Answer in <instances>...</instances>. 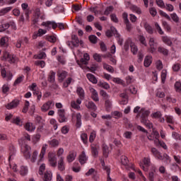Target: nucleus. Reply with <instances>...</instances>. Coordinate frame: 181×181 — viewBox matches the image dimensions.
Masks as SVG:
<instances>
[{
    "mask_svg": "<svg viewBox=\"0 0 181 181\" xmlns=\"http://www.w3.org/2000/svg\"><path fill=\"white\" fill-rule=\"evenodd\" d=\"M41 26H43L45 29L40 28L37 31V33H35L33 35V39H37V36H43V35H46L47 33V30L52 29H56L57 28V23L54 21H46L42 22Z\"/></svg>",
    "mask_w": 181,
    "mask_h": 181,
    "instance_id": "obj_1",
    "label": "nucleus"
},
{
    "mask_svg": "<svg viewBox=\"0 0 181 181\" xmlns=\"http://www.w3.org/2000/svg\"><path fill=\"white\" fill-rule=\"evenodd\" d=\"M32 148L28 144H25L21 147V152L25 159H30L32 163H35V162H36V159H37V151L34 150L32 154H30Z\"/></svg>",
    "mask_w": 181,
    "mask_h": 181,
    "instance_id": "obj_2",
    "label": "nucleus"
},
{
    "mask_svg": "<svg viewBox=\"0 0 181 181\" xmlns=\"http://www.w3.org/2000/svg\"><path fill=\"white\" fill-rule=\"evenodd\" d=\"M151 152L155 158L157 159H159V160H164L165 163H170V157H169L166 153H163L162 155V153H160L156 148H151Z\"/></svg>",
    "mask_w": 181,
    "mask_h": 181,
    "instance_id": "obj_3",
    "label": "nucleus"
},
{
    "mask_svg": "<svg viewBox=\"0 0 181 181\" xmlns=\"http://www.w3.org/2000/svg\"><path fill=\"white\" fill-rule=\"evenodd\" d=\"M2 60H7L9 63H16L18 57L13 54H10L9 52H4Z\"/></svg>",
    "mask_w": 181,
    "mask_h": 181,
    "instance_id": "obj_4",
    "label": "nucleus"
},
{
    "mask_svg": "<svg viewBox=\"0 0 181 181\" xmlns=\"http://www.w3.org/2000/svg\"><path fill=\"white\" fill-rule=\"evenodd\" d=\"M53 107H54V102L53 100H49L42 105L41 110L42 112H47Z\"/></svg>",
    "mask_w": 181,
    "mask_h": 181,
    "instance_id": "obj_5",
    "label": "nucleus"
},
{
    "mask_svg": "<svg viewBox=\"0 0 181 181\" xmlns=\"http://www.w3.org/2000/svg\"><path fill=\"white\" fill-rule=\"evenodd\" d=\"M48 160L52 168H56V166H57V158H56V156H54V153H48Z\"/></svg>",
    "mask_w": 181,
    "mask_h": 181,
    "instance_id": "obj_6",
    "label": "nucleus"
},
{
    "mask_svg": "<svg viewBox=\"0 0 181 181\" xmlns=\"http://www.w3.org/2000/svg\"><path fill=\"white\" fill-rule=\"evenodd\" d=\"M88 60H90V55L87 53L83 54V58L81 59V61H76L78 64L83 69V66H87L88 64Z\"/></svg>",
    "mask_w": 181,
    "mask_h": 181,
    "instance_id": "obj_7",
    "label": "nucleus"
},
{
    "mask_svg": "<svg viewBox=\"0 0 181 181\" xmlns=\"http://www.w3.org/2000/svg\"><path fill=\"white\" fill-rule=\"evenodd\" d=\"M93 57L94 60H95V62H98V63H101L103 62V57H104L105 59L107 57H111V54L101 55L100 54L95 53Z\"/></svg>",
    "mask_w": 181,
    "mask_h": 181,
    "instance_id": "obj_8",
    "label": "nucleus"
},
{
    "mask_svg": "<svg viewBox=\"0 0 181 181\" xmlns=\"http://www.w3.org/2000/svg\"><path fill=\"white\" fill-rule=\"evenodd\" d=\"M141 122L144 125H146V127H148V128L149 129L152 128V123L149 122V120L148 119V115L146 114L141 115Z\"/></svg>",
    "mask_w": 181,
    "mask_h": 181,
    "instance_id": "obj_9",
    "label": "nucleus"
},
{
    "mask_svg": "<svg viewBox=\"0 0 181 181\" xmlns=\"http://www.w3.org/2000/svg\"><path fill=\"white\" fill-rule=\"evenodd\" d=\"M57 168L60 172L66 170V163H64V157H60L58 160Z\"/></svg>",
    "mask_w": 181,
    "mask_h": 181,
    "instance_id": "obj_10",
    "label": "nucleus"
},
{
    "mask_svg": "<svg viewBox=\"0 0 181 181\" xmlns=\"http://www.w3.org/2000/svg\"><path fill=\"white\" fill-rule=\"evenodd\" d=\"M77 158V152L74 151H69L68 156H66V160L68 163H71L74 160H76Z\"/></svg>",
    "mask_w": 181,
    "mask_h": 181,
    "instance_id": "obj_11",
    "label": "nucleus"
},
{
    "mask_svg": "<svg viewBox=\"0 0 181 181\" xmlns=\"http://www.w3.org/2000/svg\"><path fill=\"white\" fill-rule=\"evenodd\" d=\"M88 160V158L86 155V151H82V153L78 156V162L81 165H86L87 161Z\"/></svg>",
    "mask_w": 181,
    "mask_h": 181,
    "instance_id": "obj_12",
    "label": "nucleus"
},
{
    "mask_svg": "<svg viewBox=\"0 0 181 181\" xmlns=\"http://www.w3.org/2000/svg\"><path fill=\"white\" fill-rule=\"evenodd\" d=\"M46 149H47V144H44L39 155V159L37 161L38 165L40 163V162H42L43 158H45V155L46 154Z\"/></svg>",
    "mask_w": 181,
    "mask_h": 181,
    "instance_id": "obj_13",
    "label": "nucleus"
},
{
    "mask_svg": "<svg viewBox=\"0 0 181 181\" xmlns=\"http://www.w3.org/2000/svg\"><path fill=\"white\" fill-rule=\"evenodd\" d=\"M85 105L88 110H90V111H97V105L93 101H85Z\"/></svg>",
    "mask_w": 181,
    "mask_h": 181,
    "instance_id": "obj_14",
    "label": "nucleus"
},
{
    "mask_svg": "<svg viewBox=\"0 0 181 181\" xmlns=\"http://www.w3.org/2000/svg\"><path fill=\"white\" fill-rule=\"evenodd\" d=\"M81 104V99H77L76 100H72L71 102V107L74 108V110H76L77 111L80 110V105Z\"/></svg>",
    "mask_w": 181,
    "mask_h": 181,
    "instance_id": "obj_15",
    "label": "nucleus"
},
{
    "mask_svg": "<svg viewBox=\"0 0 181 181\" xmlns=\"http://www.w3.org/2000/svg\"><path fill=\"white\" fill-rule=\"evenodd\" d=\"M89 90L92 100L95 102L99 101L100 99L98 98V93L96 91V90L93 88H90Z\"/></svg>",
    "mask_w": 181,
    "mask_h": 181,
    "instance_id": "obj_16",
    "label": "nucleus"
},
{
    "mask_svg": "<svg viewBox=\"0 0 181 181\" xmlns=\"http://www.w3.org/2000/svg\"><path fill=\"white\" fill-rule=\"evenodd\" d=\"M18 105H19V100L16 99L13 100L11 103L7 104L6 105V108H7V110H13V108H16Z\"/></svg>",
    "mask_w": 181,
    "mask_h": 181,
    "instance_id": "obj_17",
    "label": "nucleus"
},
{
    "mask_svg": "<svg viewBox=\"0 0 181 181\" xmlns=\"http://www.w3.org/2000/svg\"><path fill=\"white\" fill-rule=\"evenodd\" d=\"M0 46L2 47H8V46H9V37L7 36L2 37L0 39Z\"/></svg>",
    "mask_w": 181,
    "mask_h": 181,
    "instance_id": "obj_18",
    "label": "nucleus"
},
{
    "mask_svg": "<svg viewBox=\"0 0 181 181\" xmlns=\"http://www.w3.org/2000/svg\"><path fill=\"white\" fill-rule=\"evenodd\" d=\"M149 51L151 53H154L156 51V44L155 42V39L153 37H151L149 40Z\"/></svg>",
    "mask_w": 181,
    "mask_h": 181,
    "instance_id": "obj_19",
    "label": "nucleus"
},
{
    "mask_svg": "<svg viewBox=\"0 0 181 181\" xmlns=\"http://www.w3.org/2000/svg\"><path fill=\"white\" fill-rule=\"evenodd\" d=\"M134 114H149V112L148 110H146V109L145 108H141V107L139 106H136V107H134Z\"/></svg>",
    "mask_w": 181,
    "mask_h": 181,
    "instance_id": "obj_20",
    "label": "nucleus"
},
{
    "mask_svg": "<svg viewBox=\"0 0 181 181\" xmlns=\"http://www.w3.org/2000/svg\"><path fill=\"white\" fill-rule=\"evenodd\" d=\"M71 38H72L71 44L74 47H77L78 45L83 44V41H80V40L78 39V37H77L76 35H72Z\"/></svg>",
    "mask_w": 181,
    "mask_h": 181,
    "instance_id": "obj_21",
    "label": "nucleus"
},
{
    "mask_svg": "<svg viewBox=\"0 0 181 181\" xmlns=\"http://www.w3.org/2000/svg\"><path fill=\"white\" fill-rule=\"evenodd\" d=\"M15 155H16V148H15V146H13V145H11L9 146L8 160L13 159Z\"/></svg>",
    "mask_w": 181,
    "mask_h": 181,
    "instance_id": "obj_22",
    "label": "nucleus"
},
{
    "mask_svg": "<svg viewBox=\"0 0 181 181\" xmlns=\"http://www.w3.org/2000/svg\"><path fill=\"white\" fill-rule=\"evenodd\" d=\"M74 118L76 119V127L80 128L81 127V114H74L72 115V119H74Z\"/></svg>",
    "mask_w": 181,
    "mask_h": 181,
    "instance_id": "obj_23",
    "label": "nucleus"
},
{
    "mask_svg": "<svg viewBox=\"0 0 181 181\" xmlns=\"http://www.w3.org/2000/svg\"><path fill=\"white\" fill-rule=\"evenodd\" d=\"M118 33H117V29H115V28L114 27H111L110 30H108L106 31V36L107 37H111V36H112V35H115V36H117Z\"/></svg>",
    "mask_w": 181,
    "mask_h": 181,
    "instance_id": "obj_24",
    "label": "nucleus"
},
{
    "mask_svg": "<svg viewBox=\"0 0 181 181\" xmlns=\"http://www.w3.org/2000/svg\"><path fill=\"white\" fill-rule=\"evenodd\" d=\"M67 77V72L65 71H60L58 72V80L59 81H63L64 78Z\"/></svg>",
    "mask_w": 181,
    "mask_h": 181,
    "instance_id": "obj_25",
    "label": "nucleus"
},
{
    "mask_svg": "<svg viewBox=\"0 0 181 181\" xmlns=\"http://www.w3.org/2000/svg\"><path fill=\"white\" fill-rule=\"evenodd\" d=\"M71 169L75 173H78V172L81 170V167L80 166V163H78V162H74L73 163Z\"/></svg>",
    "mask_w": 181,
    "mask_h": 181,
    "instance_id": "obj_26",
    "label": "nucleus"
},
{
    "mask_svg": "<svg viewBox=\"0 0 181 181\" xmlns=\"http://www.w3.org/2000/svg\"><path fill=\"white\" fill-rule=\"evenodd\" d=\"M71 83H74V79L72 77H69L65 80V81H64L62 86L64 88H67Z\"/></svg>",
    "mask_w": 181,
    "mask_h": 181,
    "instance_id": "obj_27",
    "label": "nucleus"
},
{
    "mask_svg": "<svg viewBox=\"0 0 181 181\" xmlns=\"http://www.w3.org/2000/svg\"><path fill=\"white\" fill-rule=\"evenodd\" d=\"M25 80V76L24 75H18V76L16 78L13 83V86H19L21 83H22Z\"/></svg>",
    "mask_w": 181,
    "mask_h": 181,
    "instance_id": "obj_28",
    "label": "nucleus"
},
{
    "mask_svg": "<svg viewBox=\"0 0 181 181\" xmlns=\"http://www.w3.org/2000/svg\"><path fill=\"white\" fill-rule=\"evenodd\" d=\"M87 78L90 81V83H93V84H97L98 81L97 80V78L91 74H87L86 75Z\"/></svg>",
    "mask_w": 181,
    "mask_h": 181,
    "instance_id": "obj_29",
    "label": "nucleus"
},
{
    "mask_svg": "<svg viewBox=\"0 0 181 181\" xmlns=\"http://www.w3.org/2000/svg\"><path fill=\"white\" fill-rule=\"evenodd\" d=\"M144 66L149 67L151 64H152V57L151 56H146L144 59Z\"/></svg>",
    "mask_w": 181,
    "mask_h": 181,
    "instance_id": "obj_30",
    "label": "nucleus"
},
{
    "mask_svg": "<svg viewBox=\"0 0 181 181\" xmlns=\"http://www.w3.org/2000/svg\"><path fill=\"white\" fill-rule=\"evenodd\" d=\"M102 149L103 152V156L105 158H108V153H110V150L108 149V146L107 144H103L102 145Z\"/></svg>",
    "mask_w": 181,
    "mask_h": 181,
    "instance_id": "obj_31",
    "label": "nucleus"
},
{
    "mask_svg": "<svg viewBox=\"0 0 181 181\" xmlns=\"http://www.w3.org/2000/svg\"><path fill=\"white\" fill-rule=\"evenodd\" d=\"M144 27L146 29V32L148 33H150V35H152V33H153V28L148 23L144 22Z\"/></svg>",
    "mask_w": 181,
    "mask_h": 181,
    "instance_id": "obj_32",
    "label": "nucleus"
},
{
    "mask_svg": "<svg viewBox=\"0 0 181 181\" xmlns=\"http://www.w3.org/2000/svg\"><path fill=\"white\" fill-rule=\"evenodd\" d=\"M151 117L155 118V119H158L159 122H165V117H162V115L152 114Z\"/></svg>",
    "mask_w": 181,
    "mask_h": 181,
    "instance_id": "obj_33",
    "label": "nucleus"
},
{
    "mask_svg": "<svg viewBox=\"0 0 181 181\" xmlns=\"http://www.w3.org/2000/svg\"><path fill=\"white\" fill-rule=\"evenodd\" d=\"M44 181H52V171H46L44 174Z\"/></svg>",
    "mask_w": 181,
    "mask_h": 181,
    "instance_id": "obj_34",
    "label": "nucleus"
},
{
    "mask_svg": "<svg viewBox=\"0 0 181 181\" xmlns=\"http://www.w3.org/2000/svg\"><path fill=\"white\" fill-rule=\"evenodd\" d=\"M49 144L52 148H57V146H59L60 142H59V140L53 139L52 140L49 141Z\"/></svg>",
    "mask_w": 181,
    "mask_h": 181,
    "instance_id": "obj_35",
    "label": "nucleus"
},
{
    "mask_svg": "<svg viewBox=\"0 0 181 181\" xmlns=\"http://www.w3.org/2000/svg\"><path fill=\"white\" fill-rule=\"evenodd\" d=\"M155 173H156V169L153 168L151 171L148 173V180L153 181L155 180Z\"/></svg>",
    "mask_w": 181,
    "mask_h": 181,
    "instance_id": "obj_36",
    "label": "nucleus"
},
{
    "mask_svg": "<svg viewBox=\"0 0 181 181\" xmlns=\"http://www.w3.org/2000/svg\"><path fill=\"white\" fill-rule=\"evenodd\" d=\"M12 11V7H6L0 11V16H4V15H6L8 12H11Z\"/></svg>",
    "mask_w": 181,
    "mask_h": 181,
    "instance_id": "obj_37",
    "label": "nucleus"
},
{
    "mask_svg": "<svg viewBox=\"0 0 181 181\" xmlns=\"http://www.w3.org/2000/svg\"><path fill=\"white\" fill-rule=\"evenodd\" d=\"M76 93L80 97L79 99L83 100L84 98V89L83 88H77Z\"/></svg>",
    "mask_w": 181,
    "mask_h": 181,
    "instance_id": "obj_38",
    "label": "nucleus"
},
{
    "mask_svg": "<svg viewBox=\"0 0 181 181\" xmlns=\"http://www.w3.org/2000/svg\"><path fill=\"white\" fill-rule=\"evenodd\" d=\"M130 9L135 12V13H138V15H140V13H142V11H141V8H139L138 6L132 5L130 6Z\"/></svg>",
    "mask_w": 181,
    "mask_h": 181,
    "instance_id": "obj_39",
    "label": "nucleus"
},
{
    "mask_svg": "<svg viewBox=\"0 0 181 181\" xmlns=\"http://www.w3.org/2000/svg\"><path fill=\"white\" fill-rule=\"evenodd\" d=\"M25 128L26 131H29L32 132V131H35V127H33V124L30 122H28L25 125Z\"/></svg>",
    "mask_w": 181,
    "mask_h": 181,
    "instance_id": "obj_40",
    "label": "nucleus"
},
{
    "mask_svg": "<svg viewBox=\"0 0 181 181\" xmlns=\"http://www.w3.org/2000/svg\"><path fill=\"white\" fill-rule=\"evenodd\" d=\"M98 87L108 90L110 88V85L107 82L99 81L98 83Z\"/></svg>",
    "mask_w": 181,
    "mask_h": 181,
    "instance_id": "obj_41",
    "label": "nucleus"
},
{
    "mask_svg": "<svg viewBox=\"0 0 181 181\" xmlns=\"http://www.w3.org/2000/svg\"><path fill=\"white\" fill-rule=\"evenodd\" d=\"M131 52L133 54H136L138 53V47L135 45L134 42L130 43Z\"/></svg>",
    "mask_w": 181,
    "mask_h": 181,
    "instance_id": "obj_42",
    "label": "nucleus"
},
{
    "mask_svg": "<svg viewBox=\"0 0 181 181\" xmlns=\"http://www.w3.org/2000/svg\"><path fill=\"white\" fill-rule=\"evenodd\" d=\"M28 167L26 166H21L20 170V175L21 176H26L28 175Z\"/></svg>",
    "mask_w": 181,
    "mask_h": 181,
    "instance_id": "obj_43",
    "label": "nucleus"
},
{
    "mask_svg": "<svg viewBox=\"0 0 181 181\" xmlns=\"http://www.w3.org/2000/svg\"><path fill=\"white\" fill-rule=\"evenodd\" d=\"M154 26L156 28V30L159 33V35H163L164 32L163 30H162V28H160V25L158 23H154Z\"/></svg>",
    "mask_w": 181,
    "mask_h": 181,
    "instance_id": "obj_44",
    "label": "nucleus"
},
{
    "mask_svg": "<svg viewBox=\"0 0 181 181\" xmlns=\"http://www.w3.org/2000/svg\"><path fill=\"white\" fill-rule=\"evenodd\" d=\"M103 69L105 70H107V71H109V73H112L114 71V68L112 66L107 64L106 63L103 62Z\"/></svg>",
    "mask_w": 181,
    "mask_h": 181,
    "instance_id": "obj_45",
    "label": "nucleus"
},
{
    "mask_svg": "<svg viewBox=\"0 0 181 181\" xmlns=\"http://www.w3.org/2000/svg\"><path fill=\"white\" fill-rule=\"evenodd\" d=\"M11 122L13 124H15L16 125H19L20 127H21L22 125V119H21V117H17L16 118H14Z\"/></svg>",
    "mask_w": 181,
    "mask_h": 181,
    "instance_id": "obj_46",
    "label": "nucleus"
},
{
    "mask_svg": "<svg viewBox=\"0 0 181 181\" xmlns=\"http://www.w3.org/2000/svg\"><path fill=\"white\" fill-rule=\"evenodd\" d=\"M121 162L122 164L124 165V166H127L128 163H129V160H128V157L125 156H121Z\"/></svg>",
    "mask_w": 181,
    "mask_h": 181,
    "instance_id": "obj_47",
    "label": "nucleus"
},
{
    "mask_svg": "<svg viewBox=\"0 0 181 181\" xmlns=\"http://www.w3.org/2000/svg\"><path fill=\"white\" fill-rule=\"evenodd\" d=\"M81 139L83 142V144H87L88 142V137L86 133H82L81 134Z\"/></svg>",
    "mask_w": 181,
    "mask_h": 181,
    "instance_id": "obj_48",
    "label": "nucleus"
},
{
    "mask_svg": "<svg viewBox=\"0 0 181 181\" xmlns=\"http://www.w3.org/2000/svg\"><path fill=\"white\" fill-rule=\"evenodd\" d=\"M166 76H168V71L166 69H163L161 71V81L162 83H165L166 81Z\"/></svg>",
    "mask_w": 181,
    "mask_h": 181,
    "instance_id": "obj_49",
    "label": "nucleus"
},
{
    "mask_svg": "<svg viewBox=\"0 0 181 181\" xmlns=\"http://www.w3.org/2000/svg\"><path fill=\"white\" fill-rule=\"evenodd\" d=\"M162 40L164 43H165L168 46H170V45H172V41L170 40V39L169 37H168V36H163Z\"/></svg>",
    "mask_w": 181,
    "mask_h": 181,
    "instance_id": "obj_50",
    "label": "nucleus"
},
{
    "mask_svg": "<svg viewBox=\"0 0 181 181\" xmlns=\"http://www.w3.org/2000/svg\"><path fill=\"white\" fill-rule=\"evenodd\" d=\"M159 15H160L161 16H163V18H165V19H168V21H170V16H169V15H168V13H166V12L160 10L158 11Z\"/></svg>",
    "mask_w": 181,
    "mask_h": 181,
    "instance_id": "obj_51",
    "label": "nucleus"
},
{
    "mask_svg": "<svg viewBox=\"0 0 181 181\" xmlns=\"http://www.w3.org/2000/svg\"><path fill=\"white\" fill-rule=\"evenodd\" d=\"M46 170V165L45 163L42 164L39 168L38 173L40 176H42L43 173Z\"/></svg>",
    "mask_w": 181,
    "mask_h": 181,
    "instance_id": "obj_52",
    "label": "nucleus"
},
{
    "mask_svg": "<svg viewBox=\"0 0 181 181\" xmlns=\"http://www.w3.org/2000/svg\"><path fill=\"white\" fill-rule=\"evenodd\" d=\"M58 119L59 122H67V117H66L64 114H60L58 117Z\"/></svg>",
    "mask_w": 181,
    "mask_h": 181,
    "instance_id": "obj_53",
    "label": "nucleus"
},
{
    "mask_svg": "<svg viewBox=\"0 0 181 181\" xmlns=\"http://www.w3.org/2000/svg\"><path fill=\"white\" fill-rule=\"evenodd\" d=\"M57 60L61 64H66V58L63 55H59L57 57Z\"/></svg>",
    "mask_w": 181,
    "mask_h": 181,
    "instance_id": "obj_54",
    "label": "nucleus"
},
{
    "mask_svg": "<svg viewBox=\"0 0 181 181\" xmlns=\"http://www.w3.org/2000/svg\"><path fill=\"white\" fill-rule=\"evenodd\" d=\"M96 136H97V134L95 133V132H91L89 136V142H90V144H93Z\"/></svg>",
    "mask_w": 181,
    "mask_h": 181,
    "instance_id": "obj_55",
    "label": "nucleus"
},
{
    "mask_svg": "<svg viewBox=\"0 0 181 181\" xmlns=\"http://www.w3.org/2000/svg\"><path fill=\"white\" fill-rule=\"evenodd\" d=\"M91 152L92 155L95 158L98 156V149L97 148L96 146H92L91 147Z\"/></svg>",
    "mask_w": 181,
    "mask_h": 181,
    "instance_id": "obj_56",
    "label": "nucleus"
},
{
    "mask_svg": "<svg viewBox=\"0 0 181 181\" xmlns=\"http://www.w3.org/2000/svg\"><path fill=\"white\" fill-rule=\"evenodd\" d=\"M112 104L111 103V101L110 100H106L105 103V107L106 108V110L108 112L111 109Z\"/></svg>",
    "mask_w": 181,
    "mask_h": 181,
    "instance_id": "obj_57",
    "label": "nucleus"
},
{
    "mask_svg": "<svg viewBox=\"0 0 181 181\" xmlns=\"http://www.w3.org/2000/svg\"><path fill=\"white\" fill-rule=\"evenodd\" d=\"M36 122L39 124L40 125H44L45 124V119L42 118L40 116H37L35 118Z\"/></svg>",
    "mask_w": 181,
    "mask_h": 181,
    "instance_id": "obj_58",
    "label": "nucleus"
},
{
    "mask_svg": "<svg viewBox=\"0 0 181 181\" xmlns=\"http://www.w3.org/2000/svg\"><path fill=\"white\" fill-rule=\"evenodd\" d=\"M149 13L151 15V16L155 17L156 15H158V11L155 7H151L149 8Z\"/></svg>",
    "mask_w": 181,
    "mask_h": 181,
    "instance_id": "obj_59",
    "label": "nucleus"
},
{
    "mask_svg": "<svg viewBox=\"0 0 181 181\" xmlns=\"http://www.w3.org/2000/svg\"><path fill=\"white\" fill-rule=\"evenodd\" d=\"M139 40L140 43H141V45H143L144 46H147L146 40L145 39V37H144L142 35H139Z\"/></svg>",
    "mask_w": 181,
    "mask_h": 181,
    "instance_id": "obj_60",
    "label": "nucleus"
},
{
    "mask_svg": "<svg viewBox=\"0 0 181 181\" xmlns=\"http://www.w3.org/2000/svg\"><path fill=\"white\" fill-rule=\"evenodd\" d=\"M156 4L159 6V8H164L165 6V2H163V0H156Z\"/></svg>",
    "mask_w": 181,
    "mask_h": 181,
    "instance_id": "obj_61",
    "label": "nucleus"
},
{
    "mask_svg": "<svg viewBox=\"0 0 181 181\" xmlns=\"http://www.w3.org/2000/svg\"><path fill=\"white\" fill-rule=\"evenodd\" d=\"M170 16L174 22H175L176 23L179 22V17L177 16V14H176L175 13H173L170 14Z\"/></svg>",
    "mask_w": 181,
    "mask_h": 181,
    "instance_id": "obj_62",
    "label": "nucleus"
},
{
    "mask_svg": "<svg viewBox=\"0 0 181 181\" xmlns=\"http://www.w3.org/2000/svg\"><path fill=\"white\" fill-rule=\"evenodd\" d=\"M175 90L180 93L181 91V82L177 81L175 84Z\"/></svg>",
    "mask_w": 181,
    "mask_h": 181,
    "instance_id": "obj_63",
    "label": "nucleus"
},
{
    "mask_svg": "<svg viewBox=\"0 0 181 181\" xmlns=\"http://www.w3.org/2000/svg\"><path fill=\"white\" fill-rule=\"evenodd\" d=\"M9 28V24L5 23L1 25H0V32H4V30H6V29Z\"/></svg>",
    "mask_w": 181,
    "mask_h": 181,
    "instance_id": "obj_64",
    "label": "nucleus"
}]
</instances>
